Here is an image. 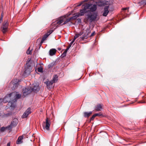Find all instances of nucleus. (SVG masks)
I'll use <instances>...</instances> for the list:
<instances>
[{
    "label": "nucleus",
    "instance_id": "obj_26",
    "mask_svg": "<svg viewBox=\"0 0 146 146\" xmlns=\"http://www.w3.org/2000/svg\"><path fill=\"white\" fill-rule=\"evenodd\" d=\"M79 16H80L78 15V13H76L74 16L71 17L70 19H76Z\"/></svg>",
    "mask_w": 146,
    "mask_h": 146
},
{
    "label": "nucleus",
    "instance_id": "obj_44",
    "mask_svg": "<svg viewBox=\"0 0 146 146\" xmlns=\"http://www.w3.org/2000/svg\"><path fill=\"white\" fill-rule=\"evenodd\" d=\"M82 4V3H80V4H79V5H77V6L79 7Z\"/></svg>",
    "mask_w": 146,
    "mask_h": 146
},
{
    "label": "nucleus",
    "instance_id": "obj_14",
    "mask_svg": "<svg viewBox=\"0 0 146 146\" xmlns=\"http://www.w3.org/2000/svg\"><path fill=\"white\" fill-rule=\"evenodd\" d=\"M16 120L15 119V121H12L10 125L8 126L9 130H11L13 128V127H15L17 125V121H15Z\"/></svg>",
    "mask_w": 146,
    "mask_h": 146
},
{
    "label": "nucleus",
    "instance_id": "obj_47",
    "mask_svg": "<svg viewBox=\"0 0 146 146\" xmlns=\"http://www.w3.org/2000/svg\"><path fill=\"white\" fill-rule=\"evenodd\" d=\"M7 146H10V144L9 143H8L7 144Z\"/></svg>",
    "mask_w": 146,
    "mask_h": 146
},
{
    "label": "nucleus",
    "instance_id": "obj_12",
    "mask_svg": "<svg viewBox=\"0 0 146 146\" xmlns=\"http://www.w3.org/2000/svg\"><path fill=\"white\" fill-rule=\"evenodd\" d=\"M44 83L46 85V87L48 89H50L52 87V85L54 83L53 81H45Z\"/></svg>",
    "mask_w": 146,
    "mask_h": 146
},
{
    "label": "nucleus",
    "instance_id": "obj_10",
    "mask_svg": "<svg viewBox=\"0 0 146 146\" xmlns=\"http://www.w3.org/2000/svg\"><path fill=\"white\" fill-rule=\"evenodd\" d=\"M31 108H28L24 113L22 116L23 118H25L27 117L28 115L31 113Z\"/></svg>",
    "mask_w": 146,
    "mask_h": 146
},
{
    "label": "nucleus",
    "instance_id": "obj_21",
    "mask_svg": "<svg viewBox=\"0 0 146 146\" xmlns=\"http://www.w3.org/2000/svg\"><path fill=\"white\" fill-rule=\"evenodd\" d=\"M87 12V11H86L83 9H80V13H78L79 16H83L85 13Z\"/></svg>",
    "mask_w": 146,
    "mask_h": 146
},
{
    "label": "nucleus",
    "instance_id": "obj_1",
    "mask_svg": "<svg viewBox=\"0 0 146 146\" xmlns=\"http://www.w3.org/2000/svg\"><path fill=\"white\" fill-rule=\"evenodd\" d=\"M11 96L12 100L10 101L11 106L15 107V103L17 101V99H19L21 98V95L20 94H17L15 92H13L9 94V96Z\"/></svg>",
    "mask_w": 146,
    "mask_h": 146
},
{
    "label": "nucleus",
    "instance_id": "obj_11",
    "mask_svg": "<svg viewBox=\"0 0 146 146\" xmlns=\"http://www.w3.org/2000/svg\"><path fill=\"white\" fill-rule=\"evenodd\" d=\"M23 92V96L25 97L27 95L30 93L32 92V91L31 89H30V87H28L27 88H25L24 89Z\"/></svg>",
    "mask_w": 146,
    "mask_h": 146
},
{
    "label": "nucleus",
    "instance_id": "obj_22",
    "mask_svg": "<svg viewBox=\"0 0 146 146\" xmlns=\"http://www.w3.org/2000/svg\"><path fill=\"white\" fill-rule=\"evenodd\" d=\"M56 50L54 48L50 49L49 51V54L50 56H53L56 53Z\"/></svg>",
    "mask_w": 146,
    "mask_h": 146
},
{
    "label": "nucleus",
    "instance_id": "obj_17",
    "mask_svg": "<svg viewBox=\"0 0 146 146\" xmlns=\"http://www.w3.org/2000/svg\"><path fill=\"white\" fill-rule=\"evenodd\" d=\"M91 6L90 8V11L91 12H93L96 11L97 8V6L96 5L94 4L92 5L91 4Z\"/></svg>",
    "mask_w": 146,
    "mask_h": 146
},
{
    "label": "nucleus",
    "instance_id": "obj_18",
    "mask_svg": "<svg viewBox=\"0 0 146 146\" xmlns=\"http://www.w3.org/2000/svg\"><path fill=\"white\" fill-rule=\"evenodd\" d=\"M23 135H22L19 136L16 141V143L18 144H19L23 142L22 141L23 138Z\"/></svg>",
    "mask_w": 146,
    "mask_h": 146
},
{
    "label": "nucleus",
    "instance_id": "obj_43",
    "mask_svg": "<svg viewBox=\"0 0 146 146\" xmlns=\"http://www.w3.org/2000/svg\"><path fill=\"white\" fill-rule=\"evenodd\" d=\"M53 30H50L48 32L50 33V34L53 32Z\"/></svg>",
    "mask_w": 146,
    "mask_h": 146
},
{
    "label": "nucleus",
    "instance_id": "obj_3",
    "mask_svg": "<svg viewBox=\"0 0 146 146\" xmlns=\"http://www.w3.org/2000/svg\"><path fill=\"white\" fill-rule=\"evenodd\" d=\"M86 19L87 21H89L90 23H92L96 19L97 14L96 13L92 14L91 13H88L86 15Z\"/></svg>",
    "mask_w": 146,
    "mask_h": 146
},
{
    "label": "nucleus",
    "instance_id": "obj_41",
    "mask_svg": "<svg viewBox=\"0 0 146 146\" xmlns=\"http://www.w3.org/2000/svg\"><path fill=\"white\" fill-rule=\"evenodd\" d=\"M46 35H48V36L50 35V33L48 32L45 34Z\"/></svg>",
    "mask_w": 146,
    "mask_h": 146
},
{
    "label": "nucleus",
    "instance_id": "obj_7",
    "mask_svg": "<svg viewBox=\"0 0 146 146\" xmlns=\"http://www.w3.org/2000/svg\"><path fill=\"white\" fill-rule=\"evenodd\" d=\"M44 122V123H45V127L44 125H43V129H45L47 130H49L51 123L50 120L48 117H46L45 122Z\"/></svg>",
    "mask_w": 146,
    "mask_h": 146
},
{
    "label": "nucleus",
    "instance_id": "obj_39",
    "mask_svg": "<svg viewBox=\"0 0 146 146\" xmlns=\"http://www.w3.org/2000/svg\"><path fill=\"white\" fill-rule=\"evenodd\" d=\"M95 32L94 31V32H93L91 34V35H90V37H92V36H94V35L95 34Z\"/></svg>",
    "mask_w": 146,
    "mask_h": 146
},
{
    "label": "nucleus",
    "instance_id": "obj_45",
    "mask_svg": "<svg viewBox=\"0 0 146 146\" xmlns=\"http://www.w3.org/2000/svg\"><path fill=\"white\" fill-rule=\"evenodd\" d=\"M140 103H145V101H142V102H140Z\"/></svg>",
    "mask_w": 146,
    "mask_h": 146
},
{
    "label": "nucleus",
    "instance_id": "obj_29",
    "mask_svg": "<svg viewBox=\"0 0 146 146\" xmlns=\"http://www.w3.org/2000/svg\"><path fill=\"white\" fill-rule=\"evenodd\" d=\"M67 51L65 50V51L63 52V53L61 55V57L62 58H63L65 57L66 55V54Z\"/></svg>",
    "mask_w": 146,
    "mask_h": 146
},
{
    "label": "nucleus",
    "instance_id": "obj_33",
    "mask_svg": "<svg viewBox=\"0 0 146 146\" xmlns=\"http://www.w3.org/2000/svg\"><path fill=\"white\" fill-rule=\"evenodd\" d=\"M37 71L39 72H43V69L41 67H40L38 68Z\"/></svg>",
    "mask_w": 146,
    "mask_h": 146
},
{
    "label": "nucleus",
    "instance_id": "obj_16",
    "mask_svg": "<svg viewBox=\"0 0 146 146\" xmlns=\"http://www.w3.org/2000/svg\"><path fill=\"white\" fill-rule=\"evenodd\" d=\"M102 105L101 104L97 105L95 107V110L96 111H101L102 109Z\"/></svg>",
    "mask_w": 146,
    "mask_h": 146
},
{
    "label": "nucleus",
    "instance_id": "obj_32",
    "mask_svg": "<svg viewBox=\"0 0 146 146\" xmlns=\"http://www.w3.org/2000/svg\"><path fill=\"white\" fill-rule=\"evenodd\" d=\"M94 114L96 116L100 117L102 116L103 115V114H102L101 113H95Z\"/></svg>",
    "mask_w": 146,
    "mask_h": 146
},
{
    "label": "nucleus",
    "instance_id": "obj_37",
    "mask_svg": "<svg viewBox=\"0 0 146 146\" xmlns=\"http://www.w3.org/2000/svg\"><path fill=\"white\" fill-rule=\"evenodd\" d=\"M3 13H2L1 14V21H2V20L3 19Z\"/></svg>",
    "mask_w": 146,
    "mask_h": 146
},
{
    "label": "nucleus",
    "instance_id": "obj_13",
    "mask_svg": "<svg viewBox=\"0 0 146 146\" xmlns=\"http://www.w3.org/2000/svg\"><path fill=\"white\" fill-rule=\"evenodd\" d=\"M109 7V6H105L102 14L103 16L106 17L107 16L109 12V11L108 10Z\"/></svg>",
    "mask_w": 146,
    "mask_h": 146
},
{
    "label": "nucleus",
    "instance_id": "obj_19",
    "mask_svg": "<svg viewBox=\"0 0 146 146\" xmlns=\"http://www.w3.org/2000/svg\"><path fill=\"white\" fill-rule=\"evenodd\" d=\"M91 4L86 3L85 5H83V6H84V7L83 9L86 11H87L86 9H90V7L91 6Z\"/></svg>",
    "mask_w": 146,
    "mask_h": 146
},
{
    "label": "nucleus",
    "instance_id": "obj_49",
    "mask_svg": "<svg viewBox=\"0 0 146 146\" xmlns=\"http://www.w3.org/2000/svg\"><path fill=\"white\" fill-rule=\"evenodd\" d=\"M1 20H0V23H1Z\"/></svg>",
    "mask_w": 146,
    "mask_h": 146
},
{
    "label": "nucleus",
    "instance_id": "obj_34",
    "mask_svg": "<svg viewBox=\"0 0 146 146\" xmlns=\"http://www.w3.org/2000/svg\"><path fill=\"white\" fill-rule=\"evenodd\" d=\"M77 36H76V35L74 36L73 40L71 42V44H72L75 41L76 39L77 38Z\"/></svg>",
    "mask_w": 146,
    "mask_h": 146
},
{
    "label": "nucleus",
    "instance_id": "obj_30",
    "mask_svg": "<svg viewBox=\"0 0 146 146\" xmlns=\"http://www.w3.org/2000/svg\"><path fill=\"white\" fill-rule=\"evenodd\" d=\"M6 129H8V126L6 127H2L1 129L0 130V131H1L2 132L4 131Z\"/></svg>",
    "mask_w": 146,
    "mask_h": 146
},
{
    "label": "nucleus",
    "instance_id": "obj_40",
    "mask_svg": "<svg viewBox=\"0 0 146 146\" xmlns=\"http://www.w3.org/2000/svg\"><path fill=\"white\" fill-rule=\"evenodd\" d=\"M128 9V8L126 7V8H123L122 9V10H123V11H125L127 10Z\"/></svg>",
    "mask_w": 146,
    "mask_h": 146
},
{
    "label": "nucleus",
    "instance_id": "obj_20",
    "mask_svg": "<svg viewBox=\"0 0 146 146\" xmlns=\"http://www.w3.org/2000/svg\"><path fill=\"white\" fill-rule=\"evenodd\" d=\"M92 111L85 112L84 113V116L85 117H88L92 113Z\"/></svg>",
    "mask_w": 146,
    "mask_h": 146
},
{
    "label": "nucleus",
    "instance_id": "obj_5",
    "mask_svg": "<svg viewBox=\"0 0 146 146\" xmlns=\"http://www.w3.org/2000/svg\"><path fill=\"white\" fill-rule=\"evenodd\" d=\"M32 70L31 66L29 65L28 63H27V66L25 67L24 74L25 75L27 76L30 74Z\"/></svg>",
    "mask_w": 146,
    "mask_h": 146
},
{
    "label": "nucleus",
    "instance_id": "obj_48",
    "mask_svg": "<svg viewBox=\"0 0 146 146\" xmlns=\"http://www.w3.org/2000/svg\"><path fill=\"white\" fill-rule=\"evenodd\" d=\"M58 50H61V48H58Z\"/></svg>",
    "mask_w": 146,
    "mask_h": 146
},
{
    "label": "nucleus",
    "instance_id": "obj_46",
    "mask_svg": "<svg viewBox=\"0 0 146 146\" xmlns=\"http://www.w3.org/2000/svg\"><path fill=\"white\" fill-rule=\"evenodd\" d=\"M42 43H41V41L40 43V44H39V46H40H40L42 44Z\"/></svg>",
    "mask_w": 146,
    "mask_h": 146
},
{
    "label": "nucleus",
    "instance_id": "obj_24",
    "mask_svg": "<svg viewBox=\"0 0 146 146\" xmlns=\"http://www.w3.org/2000/svg\"><path fill=\"white\" fill-rule=\"evenodd\" d=\"M138 4L140 6H144L146 5V0H143L141 1L138 3Z\"/></svg>",
    "mask_w": 146,
    "mask_h": 146
},
{
    "label": "nucleus",
    "instance_id": "obj_36",
    "mask_svg": "<svg viewBox=\"0 0 146 146\" xmlns=\"http://www.w3.org/2000/svg\"><path fill=\"white\" fill-rule=\"evenodd\" d=\"M96 116H95V114H94V115H93L92 116V117H91V119H90V121H91L92 120H93L94 118L96 117Z\"/></svg>",
    "mask_w": 146,
    "mask_h": 146
},
{
    "label": "nucleus",
    "instance_id": "obj_9",
    "mask_svg": "<svg viewBox=\"0 0 146 146\" xmlns=\"http://www.w3.org/2000/svg\"><path fill=\"white\" fill-rule=\"evenodd\" d=\"M32 91H33L35 92L36 93L39 90L38 85L36 84H33L32 87H30Z\"/></svg>",
    "mask_w": 146,
    "mask_h": 146
},
{
    "label": "nucleus",
    "instance_id": "obj_27",
    "mask_svg": "<svg viewBox=\"0 0 146 146\" xmlns=\"http://www.w3.org/2000/svg\"><path fill=\"white\" fill-rule=\"evenodd\" d=\"M88 37V34L84 35L82 37H80V38L82 40H84V39H86Z\"/></svg>",
    "mask_w": 146,
    "mask_h": 146
},
{
    "label": "nucleus",
    "instance_id": "obj_25",
    "mask_svg": "<svg viewBox=\"0 0 146 146\" xmlns=\"http://www.w3.org/2000/svg\"><path fill=\"white\" fill-rule=\"evenodd\" d=\"M56 65V62L55 61H53L48 66L49 68H52L53 66Z\"/></svg>",
    "mask_w": 146,
    "mask_h": 146
},
{
    "label": "nucleus",
    "instance_id": "obj_15",
    "mask_svg": "<svg viewBox=\"0 0 146 146\" xmlns=\"http://www.w3.org/2000/svg\"><path fill=\"white\" fill-rule=\"evenodd\" d=\"M19 85V84L18 82L17 83H14V82L13 81H12L10 84V85L11 86H13L12 87H11V88L12 89V90H14L17 88L18 85Z\"/></svg>",
    "mask_w": 146,
    "mask_h": 146
},
{
    "label": "nucleus",
    "instance_id": "obj_23",
    "mask_svg": "<svg viewBox=\"0 0 146 146\" xmlns=\"http://www.w3.org/2000/svg\"><path fill=\"white\" fill-rule=\"evenodd\" d=\"M58 76L56 74L54 75L52 79L51 80L52 81H53L54 83L56 82L58 80Z\"/></svg>",
    "mask_w": 146,
    "mask_h": 146
},
{
    "label": "nucleus",
    "instance_id": "obj_8",
    "mask_svg": "<svg viewBox=\"0 0 146 146\" xmlns=\"http://www.w3.org/2000/svg\"><path fill=\"white\" fill-rule=\"evenodd\" d=\"M97 5L99 7H102L106 5H108L109 2L106 0H100L96 3Z\"/></svg>",
    "mask_w": 146,
    "mask_h": 146
},
{
    "label": "nucleus",
    "instance_id": "obj_42",
    "mask_svg": "<svg viewBox=\"0 0 146 146\" xmlns=\"http://www.w3.org/2000/svg\"><path fill=\"white\" fill-rule=\"evenodd\" d=\"M3 102V99H0V105L1 104L2 102Z\"/></svg>",
    "mask_w": 146,
    "mask_h": 146
},
{
    "label": "nucleus",
    "instance_id": "obj_38",
    "mask_svg": "<svg viewBox=\"0 0 146 146\" xmlns=\"http://www.w3.org/2000/svg\"><path fill=\"white\" fill-rule=\"evenodd\" d=\"M72 44H71V43H70V45L69 46H68V48L66 49V50L68 51V50H69V49L70 48V47L71 45Z\"/></svg>",
    "mask_w": 146,
    "mask_h": 146
},
{
    "label": "nucleus",
    "instance_id": "obj_4",
    "mask_svg": "<svg viewBox=\"0 0 146 146\" xmlns=\"http://www.w3.org/2000/svg\"><path fill=\"white\" fill-rule=\"evenodd\" d=\"M9 26V23L7 21H5L2 25L1 27L2 31L4 34H5L7 31Z\"/></svg>",
    "mask_w": 146,
    "mask_h": 146
},
{
    "label": "nucleus",
    "instance_id": "obj_6",
    "mask_svg": "<svg viewBox=\"0 0 146 146\" xmlns=\"http://www.w3.org/2000/svg\"><path fill=\"white\" fill-rule=\"evenodd\" d=\"M12 98H11V96H9V94H7L5 98L3 99V102L4 103L8 102V104L10 106L11 108H14L15 107H12L11 106V103H10V101L12 100Z\"/></svg>",
    "mask_w": 146,
    "mask_h": 146
},
{
    "label": "nucleus",
    "instance_id": "obj_28",
    "mask_svg": "<svg viewBox=\"0 0 146 146\" xmlns=\"http://www.w3.org/2000/svg\"><path fill=\"white\" fill-rule=\"evenodd\" d=\"M48 35H46L45 34L44 35L41 40V43H43V42L46 40V38L48 37Z\"/></svg>",
    "mask_w": 146,
    "mask_h": 146
},
{
    "label": "nucleus",
    "instance_id": "obj_2",
    "mask_svg": "<svg viewBox=\"0 0 146 146\" xmlns=\"http://www.w3.org/2000/svg\"><path fill=\"white\" fill-rule=\"evenodd\" d=\"M71 20L70 17L66 19L65 16L62 17L56 21V23L58 25H63L69 22Z\"/></svg>",
    "mask_w": 146,
    "mask_h": 146
},
{
    "label": "nucleus",
    "instance_id": "obj_35",
    "mask_svg": "<svg viewBox=\"0 0 146 146\" xmlns=\"http://www.w3.org/2000/svg\"><path fill=\"white\" fill-rule=\"evenodd\" d=\"M30 49V48H29L28 49L27 51V53L28 54H31V50H30L29 49Z\"/></svg>",
    "mask_w": 146,
    "mask_h": 146
},
{
    "label": "nucleus",
    "instance_id": "obj_31",
    "mask_svg": "<svg viewBox=\"0 0 146 146\" xmlns=\"http://www.w3.org/2000/svg\"><path fill=\"white\" fill-rule=\"evenodd\" d=\"M83 34V33L82 32H80L79 33H78L77 34H76L75 35L76 36H77V37L78 38L82 35Z\"/></svg>",
    "mask_w": 146,
    "mask_h": 146
}]
</instances>
